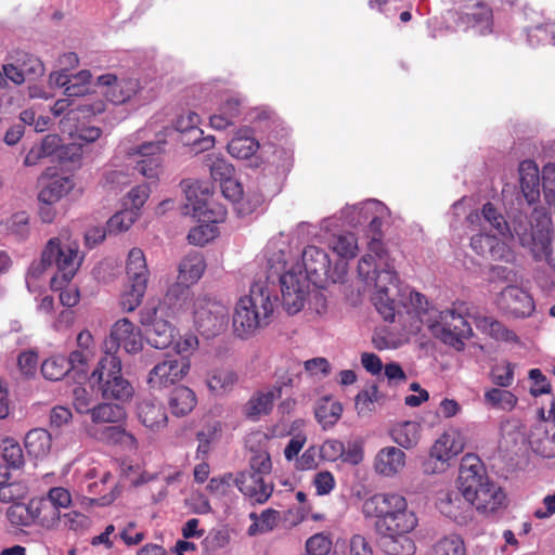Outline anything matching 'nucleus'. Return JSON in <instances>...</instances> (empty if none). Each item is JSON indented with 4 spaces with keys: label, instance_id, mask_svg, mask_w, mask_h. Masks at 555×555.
<instances>
[{
    "label": "nucleus",
    "instance_id": "a19ab883",
    "mask_svg": "<svg viewBox=\"0 0 555 555\" xmlns=\"http://www.w3.org/2000/svg\"><path fill=\"white\" fill-rule=\"evenodd\" d=\"M483 399L489 406L503 411H512L518 402L517 397L512 391L501 387L487 390Z\"/></svg>",
    "mask_w": 555,
    "mask_h": 555
},
{
    "label": "nucleus",
    "instance_id": "f257e3e1",
    "mask_svg": "<svg viewBox=\"0 0 555 555\" xmlns=\"http://www.w3.org/2000/svg\"><path fill=\"white\" fill-rule=\"evenodd\" d=\"M276 296L268 280L251 284L249 294L242 297L233 314L234 333L241 338H248L270 321L276 302Z\"/></svg>",
    "mask_w": 555,
    "mask_h": 555
},
{
    "label": "nucleus",
    "instance_id": "864d4df0",
    "mask_svg": "<svg viewBox=\"0 0 555 555\" xmlns=\"http://www.w3.org/2000/svg\"><path fill=\"white\" fill-rule=\"evenodd\" d=\"M139 216L133 209H124L113 215L107 223L106 229L109 234H118L131 228Z\"/></svg>",
    "mask_w": 555,
    "mask_h": 555
},
{
    "label": "nucleus",
    "instance_id": "58836bf2",
    "mask_svg": "<svg viewBox=\"0 0 555 555\" xmlns=\"http://www.w3.org/2000/svg\"><path fill=\"white\" fill-rule=\"evenodd\" d=\"M73 188L74 182L69 177H57L39 192L38 201L57 203L63 196L68 194Z\"/></svg>",
    "mask_w": 555,
    "mask_h": 555
},
{
    "label": "nucleus",
    "instance_id": "0e129e2a",
    "mask_svg": "<svg viewBox=\"0 0 555 555\" xmlns=\"http://www.w3.org/2000/svg\"><path fill=\"white\" fill-rule=\"evenodd\" d=\"M93 359L94 354L74 349L69 352L66 361H68L70 372L86 376L89 371V363Z\"/></svg>",
    "mask_w": 555,
    "mask_h": 555
},
{
    "label": "nucleus",
    "instance_id": "f03ea898",
    "mask_svg": "<svg viewBox=\"0 0 555 555\" xmlns=\"http://www.w3.org/2000/svg\"><path fill=\"white\" fill-rule=\"evenodd\" d=\"M457 481L463 496L477 511L495 512L504 504V492L487 477L485 466L477 455L466 454L462 459Z\"/></svg>",
    "mask_w": 555,
    "mask_h": 555
},
{
    "label": "nucleus",
    "instance_id": "9d476101",
    "mask_svg": "<svg viewBox=\"0 0 555 555\" xmlns=\"http://www.w3.org/2000/svg\"><path fill=\"white\" fill-rule=\"evenodd\" d=\"M229 311L221 301L208 296H198L193 304V319L197 331L211 338L223 331L228 324Z\"/></svg>",
    "mask_w": 555,
    "mask_h": 555
},
{
    "label": "nucleus",
    "instance_id": "e433bc0d",
    "mask_svg": "<svg viewBox=\"0 0 555 555\" xmlns=\"http://www.w3.org/2000/svg\"><path fill=\"white\" fill-rule=\"evenodd\" d=\"M201 118L194 112H188L180 115L176 120V129L181 133L180 141L183 144H192L203 134V130L198 128Z\"/></svg>",
    "mask_w": 555,
    "mask_h": 555
},
{
    "label": "nucleus",
    "instance_id": "7c9ffc66",
    "mask_svg": "<svg viewBox=\"0 0 555 555\" xmlns=\"http://www.w3.org/2000/svg\"><path fill=\"white\" fill-rule=\"evenodd\" d=\"M195 392L186 386H178L172 389L168 398V405L172 415L177 417L190 414L196 406Z\"/></svg>",
    "mask_w": 555,
    "mask_h": 555
},
{
    "label": "nucleus",
    "instance_id": "f3484780",
    "mask_svg": "<svg viewBox=\"0 0 555 555\" xmlns=\"http://www.w3.org/2000/svg\"><path fill=\"white\" fill-rule=\"evenodd\" d=\"M302 266L306 271V280L310 281L317 287H323L324 283L331 279V260L327 253L314 245L307 246L301 255Z\"/></svg>",
    "mask_w": 555,
    "mask_h": 555
},
{
    "label": "nucleus",
    "instance_id": "ddd939ff",
    "mask_svg": "<svg viewBox=\"0 0 555 555\" xmlns=\"http://www.w3.org/2000/svg\"><path fill=\"white\" fill-rule=\"evenodd\" d=\"M186 357H167L157 363L149 373L147 383L151 388L164 389L182 380L190 371Z\"/></svg>",
    "mask_w": 555,
    "mask_h": 555
},
{
    "label": "nucleus",
    "instance_id": "c03bdc74",
    "mask_svg": "<svg viewBox=\"0 0 555 555\" xmlns=\"http://www.w3.org/2000/svg\"><path fill=\"white\" fill-rule=\"evenodd\" d=\"M204 163L216 182L220 183L234 175V167L221 155L215 153L207 154Z\"/></svg>",
    "mask_w": 555,
    "mask_h": 555
},
{
    "label": "nucleus",
    "instance_id": "79ce46f5",
    "mask_svg": "<svg viewBox=\"0 0 555 555\" xmlns=\"http://www.w3.org/2000/svg\"><path fill=\"white\" fill-rule=\"evenodd\" d=\"M478 327L486 331L495 340L506 343H518L519 338L515 332L508 330L502 322L491 318L483 317L478 321Z\"/></svg>",
    "mask_w": 555,
    "mask_h": 555
},
{
    "label": "nucleus",
    "instance_id": "e2e57ef3",
    "mask_svg": "<svg viewBox=\"0 0 555 555\" xmlns=\"http://www.w3.org/2000/svg\"><path fill=\"white\" fill-rule=\"evenodd\" d=\"M491 382L501 387L507 388L514 383V367L509 362L494 365L490 371Z\"/></svg>",
    "mask_w": 555,
    "mask_h": 555
},
{
    "label": "nucleus",
    "instance_id": "6e6552de",
    "mask_svg": "<svg viewBox=\"0 0 555 555\" xmlns=\"http://www.w3.org/2000/svg\"><path fill=\"white\" fill-rule=\"evenodd\" d=\"M44 259H50L57 273L51 279V289H61L70 283L79 270L83 255L75 241L63 242L61 237L50 238L44 246Z\"/></svg>",
    "mask_w": 555,
    "mask_h": 555
},
{
    "label": "nucleus",
    "instance_id": "c9c22d12",
    "mask_svg": "<svg viewBox=\"0 0 555 555\" xmlns=\"http://www.w3.org/2000/svg\"><path fill=\"white\" fill-rule=\"evenodd\" d=\"M343 413V405L339 401H335L330 397L321 398L315 406V418L325 429L335 425Z\"/></svg>",
    "mask_w": 555,
    "mask_h": 555
},
{
    "label": "nucleus",
    "instance_id": "39448f33",
    "mask_svg": "<svg viewBox=\"0 0 555 555\" xmlns=\"http://www.w3.org/2000/svg\"><path fill=\"white\" fill-rule=\"evenodd\" d=\"M530 225L521 221H515L514 232L518 236L522 247L530 250L537 261L545 260L555 269V258L552 256L551 217L543 207L533 208Z\"/></svg>",
    "mask_w": 555,
    "mask_h": 555
},
{
    "label": "nucleus",
    "instance_id": "2f4dec72",
    "mask_svg": "<svg viewBox=\"0 0 555 555\" xmlns=\"http://www.w3.org/2000/svg\"><path fill=\"white\" fill-rule=\"evenodd\" d=\"M390 436L392 440L404 449L414 448L421 438V425L414 421H405L396 424Z\"/></svg>",
    "mask_w": 555,
    "mask_h": 555
},
{
    "label": "nucleus",
    "instance_id": "c85d7f7f",
    "mask_svg": "<svg viewBox=\"0 0 555 555\" xmlns=\"http://www.w3.org/2000/svg\"><path fill=\"white\" fill-rule=\"evenodd\" d=\"M282 388L273 387L267 391H257L245 404V414L249 418H258L260 415H268L273 402L281 396Z\"/></svg>",
    "mask_w": 555,
    "mask_h": 555
},
{
    "label": "nucleus",
    "instance_id": "0eeeda50",
    "mask_svg": "<svg viewBox=\"0 0 555 555\" xmlns=\"http://www.w3.org/2000/svg\"><path fill=\"white\" fill-rule=\"evenodd\" d=\"M90 383L98 386L105 400L129 401L134 393L132 385L122 376L121 360L111 354L104 356L91 373Z\"/></svg>",
    "mask_w": 555,
    "mask_h": 555
},
{
    "label": "nucleus",
    "instance_id": "bb28decb",
    "mask_svg": "<svg viewBox=\"0 0 555 555\" xmlns=\"http://www.w3.org/2000/svg\"><path fill=\"white\" fill-rule=\"evenodd\" d=\"M35 525L44 530H57L62 525V514L48 500L33 498Z\"/></svg>",
    "mask_w": 555,
    "mask_h": 555
},
{
    "label": "nucleus",
    "instance_id": "423d86ee",
    "mask_svg": "<svg viewBox=\"0 0 555 555\" xmlns=\"http://www.w3.org/2000/svg\"><path fill=\"white\" fill-rule=\"evenodd\" d=\"M185 195L188 199L185 207L191 208L194 217L207 222L206 224L192 228L188 234V241L190 244L203 246L216 235V227L210 223L223 221L227 211L219 205L216 207V210L210 207L208 202L209 189L207 186L202 189L198 182L189 185Z\"/></svg>",
    "mask_w": 555,
    "mask_h": 555
},
{
    "label": "nucleus",
    "instance_id": "c756f323",
    "mask_svg": "<svg viewBox=\"0 0 555 555\" xmlns=\"http://www.w3.org/2000/svg\"><path fill=\"white\" fill-rule=\"evenodd\" d=\"M126 274L128 284H143L147 286L150 271L142 249L133 247L129 250L126 260Z\"/></svg>",
    "mask_w": 555,
    "mask_h": 555
},
{
    "label": "nucleus",
    "instance_id": "4d7b16f0",
    "mask_svg": "<svg viewBox=\"0 0 555 555\" xmlns=\"http://www.w3.org/2000/svg\"><path fill=\"white\" fill-rule=\"evenodd\" d=\"M481 215L500 235L511 234L507 221L492 203L488 202L482 206Z\"/></svg>",
    "mask_w": 555,
    "mask_h": 555
},
{
    "label": "nucleus",
    "instance_id": "603ef678",
    "mask_svg": "<svg viewBox=\"0 0 555 555\" xmlns=\"http://www.w3.org/2000/svg\"><path fill=\"white\" fill-rule=\"evenodd\" d=\"M434 553L435 555H466V546L461 535L449 534L434 545Z\"/></svg>",
    "mask_w": 555,
    "mask_h": 555
},
{
    "label": "nucleus",
    "instance_id": "680f3d73",
    "mask_svg": "<svg viewBox=\"0 0 555 555\" xmlns=\"http://www.w3.org/2000/svg\"><path fill=\"white\" fill-rule=\"evenodd\" d=\"M16 63L24 72V76L38 77L44 72L42 62L33 54L26 52L16 53Z\"/></svg>",
    "mask_w": 555,
    "mask_h": 555
},
{
    "label": "nucleus",
    "instance_id": "4be33fe9",
    "mask_svg": "<svg viewBox=\"0 0 555 555\" xmlns=\"http://www.w3.org/2000/svg\"><path fill=\"white\" fill-rule=\"evenodd\" d=\"M470 246L478 255H489L493 260H504L506 262L514 260L513 251L494 235L475 234L470 238Z\"/></svg>",
    "mask_w": 555,
    "mask_h": 555
},
{
    "label": "nucleus",
    "instance_id": "b1692460",
    "mask_svg": "<svg viewBox=\"0 0 555 555\" xmlns=\"http://www.w3.org/2000/svg\"><path fill=\"white\" fill-rule=\"evenodd\" d=\"M405 453L396 447H385L378 451L374 460V469L385 477L399 474L405 466Z\"/></svg>",
    "mask_w": 555,
    "mask_h": 555
},
{
    "label": "nucleus",
    "instance_id": "bf43d9fd",
    "mask_svg": "<svg viewBox=\"0 0 555 555\" xmlns=\"http://www.w3.org/2000/svg\"><path fill=\"white\" fill-rule=\"evenodd\" d=\"M378 400V387L372 385L369 389L361 390L354 399L359 415H366L374 410V403Z\"/></svg>",
    "mask_w": 555,
    "mask_h": 555
},
{
    "label": "nucleus",
    "instance_id": "aec40b11",
    "mask_svg": "<svg viewBox=\"0 0 555 555\" xmlns=\"http://www.w3.org/2000/svg\"><path fill=\"white\" fill-rule=\"evenodd\" d=\"M236 488L251 504H263L272 495L274 486L266 482L264 477L245 472L236 474Z\"/></svg>",
    "mask_w": 555,
    "mask_h": 555
},
{
    "label": "nucleus",
    "instance_id": "393cba45",
    "mask_svg": "<svg viewBox=\"0 0 555 555\" xmlns=\"http://www.w3.org/2000/svg\"><path fill=\"white\" fill-rule=\"evenodd\" d=\"M411 531L376 532L378 547L387 555H410L415 548L413 540L408 535Z\"/></svg>",
    "mask_w": 555,
    "mask_h": 555
},
{
    "label": "nucleus",
    "instance_id": "4c0bfd02",
    "mask_svg": "<svg viewBox=\"0 0 555 555\" xmlns=\"http://www.w3.org/2000/svg\"><path fill=\"white\" fill-rule=\"evenodd\" d=\"M462 451V444L455 440L454 435L444 433L433 444L430 456L447 462Z\"/></svg>",
    "mask_w": 555,
    "mask_h": 555
},
{
    "label": "nucleus",
    "instance_id": "6ab92c4d",
    "mask_svg": "<svg viewBox=\"0 0 555 555\" xmlns=\"http://www.w3.org/2000/svg\"><path fill=\"white\" fill-rule=\"evenodd\" d=\"M460 21L467 27L474 28L481 36L493 31V12L491 7L480 0H472L463 7Z\"/></svg>",
    "mask_w": 555,
    "mask_h": 555
},
{
    "label": "nucleus",
    "instance_id": "f8f14e48",
    "mask_svg": "<svg viewBox=\"0 0 555 555\" xmlns=\"http://www.w3.org/2000/svg\"><path fill=\"white\" fill-rule=\"evenodd\" d=\"M103 348L105 356H116L119 348L127 353L135 354L143 348L141 331L128 319H120L113 325Z\"/></svg>",
    "mask_w": 555,
    "mask_h": 555
},
{
    "label": "nucleus",
    "instance_id": "7ed1b4c3",
    "mask_svg": "<svg viewBox=\"0 0 555 555\" xmlns=\"http://www.w3.org/2000/svg\"><path fill=\"white\" fill-rule=\"evenodd\" d=\"M362 513L366 518H375L376 532L414 530L418 522L406 499L396 492L376 493L366 499Z\"/></svg>",
    "mask_w": 555,
    "mask_h": 555
},
{
    "label": "nucleus",
    "instance_id": "37998d69",
    "mask_svg": "<svg viewBox=\"0 0 555 555\" xmlns=\"http://www.w3.org/2000/svg\"><path fill=\"white\" fill-rule=\"evenodd\" d=\"M7 518L14 527L35 525L33 499L28 503H14L7 511Z\"/></svg>",
    "mask_w": 555,
    "mask_h": 555
},
{
    "label": "nucleus",
    "instance_id": "a878e982",
    "mask_svg": "<svg viewBox=\"0 0 555 555\" xmlns=\"http://www.w3.org/2000/svg\"><path fill=\"white\" fill-rule=\"evenodd\" d=\"M382 219L377 216H373L370 220L367 234L371 236V240L367 244V251L365 255H371L374 263H377L378 267H387L393 264V260L387 253L382 242Z\"/></svg>",
    "mask_w": 555,
    "mask_h": 555
},
{
    "label": "nucleus",
    "instance_id": "3c124183",
    "mask_svg": "<svg viewBox=\"0 0 555 555\" xmlns=\"http://www.w3.org/2000/svg\"><path fill=\"white\" fill-rule=\"evenodd\" d=\"M3 461L12 468H21L24 465V453L20 443L13 438H4L0 444Z\"/></svg>",
    "mask_w": 555,
    "mask_h": 555
},
{
    "label": "nucleus",
    "instance_id": "dca6fc26",
    "mask_svg": "<svg viewBox=\"0 0 555 555\" xmlns=\"http://www.w3.org/2000/svg\"><path fill=\"white\" fill-rule=\"evenodd\" d=\"M439 512L457 525H467L473 518L470 501L465 499L461 489L440 491L436 502Z\"/></svg>",
    "mask_w": 555,
    "mask_h": 555
},
{
    "label": "nucleus",
    "instance_id": "6e6d98bb",
    "mask_svg": "<svg viewBox=\"0 0 555 555\" xmlns=\"http://www.w3.org/2000/svg\"><path fill=\"white\" fill-rule=\"evenodd\" d=\"M116 482H111L105 489L100 481H94L88 485V492L93 495L92 503L101 506L109 505L117 496Z\"/></svg>",
    "mask_w": 555,
    "mask_h": 555
},
{
    "label": "nucleus",
    "instance_id": "ea45409f",
    "mask_svg": "<svg viewBox=\"0 0 555 555\" xmlns=\"http://www.w3.org/2000/svg\"><path fill=\"white\" fill-rule=\"evenodd\" d=\"M238 377L231 370H215L207 378L209 390L216 395H223L235 386Z\"/></svg>",
    "mask_w": 555,
    "mask_h": 555
},
{
    "label": "nucleus",
    "instance_id": "5fc2aeb1",
    "mask_svg": "<svg viewBox=\"0 0 555 555\" xmlns=\"http://www.w3.org/2000/svg\"><path fill=\"white\" fill-rule=\"evenodd\" d=\"M233 486H236V475L232 473H225L216 477H212L206 489L215 498H224L232 492Z\"/></svg>",
    "mask_w": 555,
    "mask_h": 555
},
{
    "label": "nucleus",
    "instance_id": "de8ad7c7",
    "mask_svg": "<svg viewBox=\"0 0 555 555\" xmlns=\"http://www.w3.org/2000/svg\"><path fill=\"white\" fill-rule=\"evenodd\" d=\"M125 416L126 411L120 404L100 403L91 411L93 423H118Z\"/></svg>",
    "mask_w": 555,
    "mask_h": 555
},
{
    "label": "nucleus",
    "instance_id": "2eb2a0df",
    "mask_svg": "<svg viewBox=\"0 0 555 555\" xmlns=\"http://www.w3.org/2000/svg\"><path fill=\"white\" fill-rule=\"evenodd\" d=\"M282 305L288 314L299 312L308 295V280L301 273L287 271L280 276Z\"/></svg>",
    "mask_w": 555,
    "mask_h": 555
},
{
    "label": "nucleus",
    "instance_id": "4468645a",
    "mask_svg": "<svg viewBox=\"0 0 555 555\" xmlns=\"http://www.w3.org/2000/svg\"><path fill=\"white\" fill-rule=\"evenodd\" d=\"M498 308L507 317L526 319L533 314L535 304L532 296L517 285H508L496 297Z\"/></svg>",
    "mask_w": 555,
    "mask_h": 555
},
{
    "label": "nucleus",
    "instance_id": "9b49d317",
    "mask_svg": "<svg viewBox=\"0 0 555 555\" xmlns=\"http://www.w3.org/2000/svg\"><path fill=\"white\" fill-rule=\"evenodd\" d=\"M206 269L205 258L199 253L188 254L179 264V282L173 284L166 294V299L172 302L173 299L185 300L190 295V285L195 284Z\"/></svg>",
    "mask_w": 555,
    "mask_h": 555
},
{
    "label": "nucleus",
    "instance_id": "052dcab7",
    "mask_svg": "<svg viewBox=\"0 0 555 555\" xmlns=\"http://www.w3.org/2000/svg\"><path fill=\"white\" fill-rule=\"evenodd\" d=\"M272 470L271 456L267 451H258L249 459L248 469L245 473L264 477Z\"/></svg>",
    "mask_w": 555,
    "mask_h": 555
},
{
    "label": "nucleus",
    "instance_id": "5701e85b",
    "mask_svg": "<svg viewBox=\"0 0 555 555\" xmlns=\"http://www.w3.org/2000/svg\"><path fill=\"white\" fill-rule=\"evenodd\" d=\"M137 414L142 425L152 431H160L168 425L166 409L162 402L155 399L140 401Z\"/></svg>",
    "mask_w": 555,
    "mask_h": 555
},
{
    "label": "nucleus",
    "instance_id": "a18cd8bd",
    "mask_svg": "<svg viewBox=\"0 0 555 555\" xmlns=\"http://www.w3.org/2000/svg\"><path fill=\"white\" fill-rule=\"evenodd\" d=\"M228 152L235 158L247 159L259 149L258 141L248 135H235L228 143Z\"/></svg>",
    "mask_w": 555,
    "mask_h": 555
},
{
    "label": "nucleus",
    "instance_id": "13d9d810",
    "mask_svg": "<svg viewBox=\"0 0 555 555\" xmlns=\"http://www.w3.org/2000/svg\"><path fill=\"white\" fill-rule=\"evenodd\" d=\"M146 287V285L140 283L128 284L127 289L122 293L120 297V306L122 310L131 312L137 307H139L144 297Z\"/></svg>",
    "mask_w": 555,
    "mask_h": 555
},
{
    "label": "nucleus",
    "instance_id": "1a4fd4ad",
    "mask_svg": "<svg viewBox=\"0 0 555 555\" xmlns=\"http://www.w3.org/2000/svg\"><path fill=\"white\" fill-rule=\"evenodd\" d=\"M462 307L463 304L440 311L438 319L427 324L433 336L457 351L464 349V340L473 335V328L463 315Z\"/></svg>",
    "mask_w": 555,
    "mask_h": 555
},
{
    "label": "nucleus",
    "instance_id": "09e8293b",
    "mask_svg": "<svg viewBox=\"0 0 555 555\" xmlns=\"http://www.w3.org/2000/svg\"><path fill=\"white\" fill-rule=\"evenodd\" d=\"M331 246L334 253L345 259L354 258L358 254V240L353 233L347 232L332 238Z\"/></svg>",
    "mask_w": 555,
    "mask_h": 555
},
{
    "label": "nucleus",
    "instance_id": "49530a36",
    "mask_svg": "<svg viewBox=\"0 0 555 555\" xmlns=\"http://www.w3.org/2000/svg\"><path fill=\"white\" fill-rule=\"evenodd\" d=\"M69 372L68 361L62 354L52 356L41 364V374L49 380H61Z\"/></svg>",
    "mask_w": 555,
    "mask_h": 555
},
{
    "label": "nucleus",
    "instance_id": "a211bd4d",
    "mask_svg": "<svg viewBox=\"0 0 555 555\" xmlns=\"http://www.w3.org/2000/svg\"><path fill=\"white\" fill-rule=\"evenodd\" d=\"M164 145L165 141L146 142L137 150L129 151V155H138L141 157L137 162L134 170L146 179L156 180L162 171Z\"/></svg>",
    "mask_w": 555,
    "mask_h": 555
},
{
    "label": "nucleus",
    "instance_id": "774afa93",
    "mask_svg": "<svg viewBox=\"0 0 555 555\" xmlns=\"http://www.w3.org/2000/svg\"><path fill=\"white\" fill-rule=\"evenodd\" d=\"M63 527L73 531H83L90 526V519L87 515L72 511L62 515Z\"/></svg>",
    "mask_w": 555,
    "mask_h": 555
},
{
    "label": "nucleus",
    "instance_id": "8fccbe9b",
    "mask_svg": "<svg viewBox=\"0 0 555 555\" xmlns=\"http://www.w3.org/2000/svg\"><path fill=\"white\" fill-rule=\"evenodd\" d=\"M530 446L534 453L545 459L555 457V428L545 430L541 435L530 438Z\"/></svg>",
    "mask_w": 555,
    "mask_h": 555
},
{
    "label": "nucleus",
    "instance_id": "72a5a7b5",
    "mask_svg": "<svg viewBox=\"0 0 555 555\" xmlns=\"http://www.w3.org/2000/svg\"><path fill=\"white\" fill-rule=\"evenodd\" d=\"M241 114V103L237 99L229 98L220 106L219 113L210 116V126L217 130H224L234 125Z\"/></svg>",
    "mask_w": 555,
    "mask_h": 555
},
{
    "label": "nucleus",
    "instance_id": "f704fd0d",
    "mask_svg": "<svg viewBox=\"0 0 555 555\" xmlns=\"http://www.w3.org/2000/svg\"><path fill=\"white\" fill-rule=\"evenodd\" d=\"M145 333L147 343L156 349L169 347L175 339V327L164 319L146 328Z\"/></svg>",
    "mask_w": 555,
    "mask_h": 555
},
{
    "label": "nucleus",
    "instance_id": "473e14b6",
    "mask_svg": "<svg viewBox=\"0 0 555 555\" xmlns=\"http://www.w3.org/2000/svg\"><path fill=\"white\" fill-rule=\"evenodd\" d=\"M24 442L28 454L40 459L50 452L52 438L47 429L34 428L26 434Z\"/></svg>",
    "mask_w": 555,
    "mask_h": 555
},
{
    "label": "nucleus",
    "instance_id": "412c9836",
    "mask_svg": "<svg viewBox=\"0 0 555 555\" xmlns=\"http://www.w3.org/2000/svg\"><path fill=\"white\" fill-rule=\"evenodd\" d=\"M100 86L107 87L104 95L107 101L113 104H124L129 101L140 88L138 79L134 78H121L113 74H105L98 78Z\"/></svg>",
    "mask_w": 555,
    "mask_h": 555
},
{
    "label": "nucleus",
    "instance_id": "20e7f679",
    "mask_svg": "<svg viewBox=\"0 0 555 555\" xmlns=\"http://www.w3.org/2000/svg\"><path fill=\"white\" fill-rule=\"evenodd\" d=\"M358 275L367 285L375 288L372 301L377 312L385 321L392 322L396 315L393 296L399 292L400 283L393 264L378 267L377 263H374L371 255H363L358 263Z\"/></svg>",
    "mask_w": 555,
    "mask_h": 555
},
{
    "label": "nucleus",
    "instance_id": "69168bd1",
    "mask_svg": "<svg viewBox=\"0 0 555 555\" xmlns=\"http://www.w3.org/2000/svg\"><path fill=\"white\" fill-rule=\"evenodd\" d=\"M93 395L82 386H77L73 390V405L80 414H91L93 409Z\"/></svg>",
    "mask_w": 555,
    "mask_h": 555
},
{
    "label": "nucleus",
    "instance_id": "cd10ccee",
    "mask_svg": "<svg viewBox=\"0 0 555 555\" xmlns=\"http://www.w3.org/2000/svg\"><path fill=\"white\" fill-rule=\"evenodd\" d=\"M520 189L529 204L535 203L540 197V176L538 166L533 160H524L519 165Z\"/></svg>",
    "mask_w": 555,
    "mask_h": 555
},
{
    "label": "nucleus",
    "instance_id": "338daca9",
    "mask_svg": "<svg viewBox=\"0 0 555 555\" xmlns=\"http://www.w3.org/2000/svg\"><path fill=\"white\" fill-rule=\"evenodd\" d=\"M331 548L332 541L323 533H317L310 537L306 542V551L308 555H327Z\"/></svg>",
    "mask_w": 555,
    "mask_h": 555
}]
</instances>
